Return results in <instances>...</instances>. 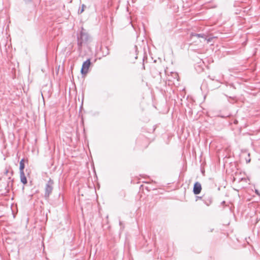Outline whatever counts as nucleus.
<instances>
[{"label": "nucleus", "mask_w": 260, "mask_h": 260, "mask_svg": "<svg viewBox=\"0 0 260 260\" xmlns=\"http://www.w3.org/2000/svg\"><path fill=\"white\" fill-rule=\"evenodd\" d=\"M77 51L80 56L83 55V47L87 46L91 41V38L87 30L83 27L79 32L77 34Z\"/></svg>", "instance_id": "nucleus-1"}, {"label": "nucleus", "mask_w": 260, "mask_h": 260, "mask_svg": "<svg viewBox=\"0 0 260 260\" xmlns=\"http://www.w3.org/2000/svg\"><path fill=\"white\" fill-rule=\"evenodd\" d=\"M53 181L51 179L48 181L45 186L44 197L47 200L53 190Z\"/></svg>", "instance_id": "nucleus-2"}, {"label": "nucleus", "mask_w": 260, "mask_h": 260, "mask_svg": "<svg viewBox=\"0 0 260 260\" xmlns=\"http://www.w3.org/2000/svg\"><path fill=\"white\" fill-rule=\"evenodd\" d=\"M90 64L91 62L90 59H88L86 61L83 62L81 70V73L82 75H85L88 73V69Z\"/></svg>", "instance_id": "nucleus-3"}, {"label": "nucleus", "mask_w": 260, "mask_h": 260, "mask_svg": "<svg viewBox=\"0 0 260 260\" xmlns=\"http://www.w3.org/2000/svg\"><path fill=\"white\" fill-rule=\"evenodd\" d=\"M202 201L207 205H210L213 201V198L211 195L209 194H204L202 196Z\"/></svg>", "instance_id": "nucleus-4"}, {"label": "nucleus", "mask_w": 260, "mask_h": 260, "mask_svg": "<svg viewBox=\"0 0 260 260\" xmlns=\"http://www.w3.org/2000/svg\"><path fill=\"white\" fill-rule=\"evenodd\" d=\"M202 190V186L200 182H196L193 185V192L194 194H199Z\"/></svg>", "instance_id": "nucleus-5"}, {"label": "nucleus", "mask_w": 260, "mask_h": 260, "mask_svg": "<svg viewBox=\"0 0 260 260\" xmlns=\"http://www.w3.org/2000/svg\"><path fill=\"white\" fill-rule=\"evenodd\" d=\"M138 47L135 45L133 48V52H131V55L132 57H134L135 59H136L138 57Z\"/></svg>", "instance_id": "nucleus-6"}, {"label": "nucleus", "mask_w": 260, "mask_h": 260, "mask_svg": "<svg viewBox=\"0 0 260 260\" xmlns=\"http://www.w3.org/2000/svg\"><path fill=\"white\" fill-rule=\"evenodd\" d=\"M190 37H197L198 38H202L204 39L205 40L206 39V35L204 34H197V33H193L191 32L190 34Z\"/></svg>", "instance_id": "nucleus-7"}, {"label": "nucleus", "mask_w": 260, "mask_h": 260, "mask_svg": "<svg viewBox=\"0 0 260 260\" xmlns=\"http://www.w3.org/2000/svg\"><path fill=\"white\" fill-rule=\"evenodd\" d=\"M20 180L23 184H26L27 182V179L25 176L24 173H20Z\"/></svg>", "instance_id": "nucleus-8"}, {"label": "nucleus", "mask_w": 260, "mask_h": 260, "mask_svg": "<svg viewBox=\"0 0 260 260\" xmlns=\"http://www.w3.org/2000/svg\"><path fill=\"white\" fill-rule=\"evenodd\" d=\"M24 159L22 158L20 161L19 170L20 173H24V169L25 168Z\"/></svg>", "instance_id": "nucleus-9"}, {"label": "nucleus", "mask_w": 260, "mask_h": 260, "mask_svg": "<svg viewBox=\"0 0 260 260\" xmlns=\"http://www.w3.org/2000/svg\"><path fill=\"white\" fill-rule=\"evenodd\" d=\"M85 8H86V6L85 5L83 4L82 5L81 8H79V9L78 10V13L79 14L82 13L84 11Z\"/></svg>", "instance_id": "nucleus-10"}, {"label": "nucleus", "mask_w": 260, "mask_h": 260, "mask_svg": "<svg viewBox=\"0 0 260 260\" xmlns=\"http://www.w3.org/2000/svg\"><path fill=\"white\" fill-rule=\"evenodd\" d=\"M255 192L257 195L260 197V192L258 191L257 189L255 190Z\"/></svg>", "instance_id": "nucleus-11"}, {"label": "nucleus", "mask_w": 260, "mask_h": 260, "mask_svg": "<svg viewBox=\"0 0 260 260\" xmlns=\"http://www.w3.org/2000/svg\"><path fill=\"white\" fill-rule=\"evenodd\" d=\"M198 199H200V200H202V196H201V197H197L196 201H197Z\"/></svg>", "instance_id": "nucleus-12"}, {"label": "nucleus", "mask_w": 260, "mask_h": 260, "mask_svg": "<svg viewBox=\"0 0 260 260\" xmlns=\"http://www.w3.org/2000/svg\"><path fill=\"white\" fill-rule=\"evenodd\" d=\"M146 189L148 190H150V189H151V188L148 187V186H146ZM152 189H153V188H152Z\"/></svg>", "instance_id": "nucleus-13"}, {"label": "nucleus", "mask_w": 260, "mask_h": 260, "mask_svg": "<svg viewBox=\"0 0 260 260\" xmlns=\"http://www.w3.org/2000/svg\"><path fill=\"white\" fill-rule=\"evenodd\" d=\"M234 124H237L238 123V120L236 119L234 121Z\"/></svg>", "instance_id": "nucleus-14"}, {"label": "nucleus", "mask_w": 260, "mask_h": 260, "mask_svg": "<svg viewBox=\"0 0 260 260\" xmlns=\"http://www.w3.org/2000/svg\"><path fill=\"white\" fill-rule=\"evenodd\" d=\"M225 201H223V202L221 203V204L223 205V204H225Z\"/></svg>", "instance_id": "nucleus-15"}, {"label": "nucleus", "mask_w": 260, "mask_h": 260, "mask_svg": "<svg viewBox=\"0 0 260 260\" xmlns=\"http://www.w3.org/2000/svg\"><path fill=\"white\" fill-rule=\"evenodd\" d=\"M131 2H132V4L134 3V2H135V1H131Z\"/></svg>", "instance_id": "nucleus-16"}, {"label": "nucleus", "mask_w": 260, "mask_h": 260, "mask_svg": "<svg viewBox=\"0 0 260 260\" xmlns=\"http://www.w3.org/2000/svg\"><path fill=\"white\" fill-rule=\"evenodd\" d=\"M119 224H121V221H119Z\"/></svg>", "instance_id": "nucleus-17"}]
</instances>
